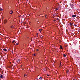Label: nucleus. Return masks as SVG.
I'll use <instances>...</instances> for the list:
<instances>
[{
  "mask_svg": "<svg viewBox=\"0 0 80 80\" xmlns=\"http://www.w3.org/2000/svg\"><path fill=\"white\" fill-rule=\"evenodd\" d=\"M54 21H57V22H59V21L60 20V19H58V18H55V17H54Z\"/></svg>",
  "mask_w": 80,
  "mask_h": 80,
  "instance_id": "1",
  "label": "nucleus"
},
{
  "mask_svg": "<svg viewBox=\"0 0 80 80\" xmlns=\"http://www.w3.org/2000/svg\"><path fill=\"white\" fill-rule=\"evenodd\" d=\"M76 16L77 15H72V17L73 18H74V17H76Z\"/></svg>",
  "mask_w": 80,
  "mask_h": 80,
  "instance_id": "2",
  "label": "nucleus"
},
{
  "mask_svg": "<svg viewBox=\"0 0 80 80\" xmlns=\"http://www.w3.org/2000/svg\"><path fill=\"white\" fill-rule=\"evenodd\" d=\"M7 22V21L6 20H4V23H6Z\"/></svg>",
  "mask_w": 80,
  "mask_h": 80,
  "instance_id": "3",
  "label": "nucleus"
},
{
  "mask_svg": "<svg viewBox=\"0 0 80 80\" xmlns=\"http://www.w3.org/2000/svg\"><path fill=\"white\" fill-rule=\"evenodd\" d=\"M0 10H1V11H3V9L2 8H0Z\"/></svg>",
  "mask_w": 80,
  "mask_h": 80,
  "instance_id": "4",
  "label": "nucleus"
},
{
  "mask_svg": "<svg viewBox=\"0 0 80 80\" xmlns=\"http://www.w3.org/2000/svg\"><path fill=\"white\" fill-rule=\"evenodd\" d=\"M10 14H12V13H13V11H10Z\"/></svg>",
  "mask_w": 80,
  "mask_h": 80,
  "instance_id": "5",
  "label": "nucleus"
},
{
  "mask_svg": "<svg viewBox=\"0 0 80 80\" xmlns=\"http://www.w3.org/2000/svg\"><path fill=\"white\" fill-rule=\"evenodd\" d=\"M16 62H20V59L17 60Z\"/></svg>",
  "mask_w": 80,
  "mask_h": 80,
  "instance_id": "6",
  "label": "nucleus"
},
{
  "mask_svg": "<svg viewBox=\"0 0 80 80\" xmlns=\"http://www.w3.org/2000/svg\"><path fill=\"white\" fill-rule=\"evenodd\" d=\"M69 25H70L71 26H72V25H73V23H72V22H70L69 23Z\"/></svg>",
  "mask_w": 80,
  "mask_h": 80,
  "instance_id": "7",
  "label": "nucleus"
},
{
  "mask_svg": "<svg viewBox=\"0 0 80 80\" xmlns=\"http://www.w3.org/2000/svg\"><path fill=\"white\" fill-rule=\"evenodd\" d=\"M3 50H4V51H5V52H7V49H3Z\"/></svg>",
  "mask_w": 80,
  "mask_h": 80,
  "instance_id": "8",
  "label": "nucleus"
},
{
  "mask_svg": "<svg viewBox=\"0 0 80 80\" xmlns=\"http://www.w3.org/2000/svg\"><path fill=\"white\" fill-rule=\"evenodd\" d=\"M24 77H25V78H27V75L26 74L24 75Z\"/></svg>",
  "mask_w": 80,
  "mask_h": 80,
  "instance_id": "9",
  "label": "nucleus"
},
{
  "mask_svg": "<svg viewBox=\"0 0 80 80\" xmlns=\"http://www.w3.org/2000/svg\"><path fill=\"white\" fill-rule=\"evenodd\" d=\"M0 78H3V76L2 75H1L0 76Z\"/></svg>",
  "mask_w": 80,
  "mask_h": 80,
  "instance_id": "10",
  "label": "nucleus"
},
{
  "mask_svg": "<svg viewBox=\"0 0 80 80\" xmlns=\"http://www.w3.org/2000/svg\"><path fill=\"white\" fill-rule=\"evenodd\" d=\"M11 28H13V27H14L13 25L11 26Z\"/></svg>",
  "mask_w": 80,
  "mask_h": 80,
  "instance_id": "11",
  "label": "nucleus"
},
{
  "mask_svg": "<svg viewBox=\"0 0 80 80\" xmlns=\"http://www.w3.org/2000/svg\"><path fill=\"white\" fill-rule=\"evenodd\" d=\"M60 48L61 49H62V46L61 45L60 46Z\"/></svg>",
  "mask_w": 80,
  "mask_h": 80,
  "instance_id": "12",
  "label": "nucleus"
},
{
  "mask_svg": "<svg viewBox=\"0 0 80 80\" xmlns=\"http://www.w3.org/2000/svg\"><path fill=\"white\" fill-rule=\"evenodd\" d=\"M48 9H49V7H47V8H46V9L47 10H48Z\"/></svg>",
  "mask_w": 80,
  "mask_h": 80,
  "instance_id": "13",
  "label": "nucleus"
},
{
  "mask_svg": "<svg viewBox=\"0 0 80 80\" xmlns=\"http://www.w3.org/2000/svg\"><path fill=\"white\" fill-rule=\"evenodd\" d=\"M63 56H64V57H66V56H66V55H65V54H64V55H63Z\"/></svg>",
  "mask_w": 80,
  "mask_h": 80,
  "instance_id": "14",
  "label": "nucleus"
},
{
  "mask_svg": "<svg viewBox=\"0 0 80 80\" xmlns=\"http://www.w3.org/2000/svg\"><path fill=\"white\" fill-rule=\"evenodd\" d=\"M57 10H58V8H56L55 11H57Z\"/></svg>",
  "mask_w": 80,
  "mask_h": 80,
  "instance_id": "15",
  "label": "nucleus"
},
{
  "mask_svg": "<svg viewBox=\"0 0 80 80\" xmlns=\"http://www.w3.org/2000/svg\"><path fill=\"white\" fill-rule=\"evenodd\" d=\"M36 35H37V37H38V33H37Z\"/></svg>",
  "mask_w": 80,
  "mask_h": 80,
  "instance_id": "16",
  "label": "nucleus"
},
{
  "mask_svg": "<svg viewBox=\"0 0 80 80\" xmlns=\"http://www.w3.org/2000/svg\"><path fill=\"white\" fill-rule=\"evenodd\" d=\"M42 29H39V31H40V32H41V31H42Z\"/></svg>",
  "mask_w": 80,
  "mask_h": 80,
  "instance_id": "17",
  "label": "nucleus"
},
{
  "mask_svg": "<svg viewBox=\"0 0 80 80\" xmlns=\"http://www.w3.org/2000/svg\"><path fill=\"white\" fill-rule=\"evenodd\" d=\"M39 79H41V80H42V77L40 78H39Z\"/></svg>",
  "mask_w": 80,
  "mask_h": 80,
  "instance_id": "18",
  "label": "nucleus"
},
{
  "mask_svg": "<svg viewBox=\"0 0 80 80\" xmlns=\"http://www.w3.org/2000/svg\"><path fill=\"white\" fill-rule=\"evenodd\" d=\"M14 42H15V40H13V41L12 42V43H14Z\"/></svg>",
  "mask_w": 80,
  "mask_h": 80,
  "instance_id": "19",
  "label": "nucleus"
},
{
  "mask_svg": "<svg viewBox=\"0 0 80 80\" xmlns=\"http://www.w3.org/2000/svg\"><path fill=\"white\" fill-rule=\"evenodd\" d=\"M18 45V43H17L16 44V45Z\"/></svg>",
  "mask_w": 80,
  "mask_h": 80,
  "instance_id": "20",
  "label": "nucleus"
},
{
  "mask_svg": "<svg viewBox=\"0 0 80 80\" xmlns=\"http://www.w3.org/2000/svg\"><path fill=\"white\" fill-rule=\"evenodd\" d=\"M69 72V71L68 70H67V72Z\"/></svg>",
  "mask_w": 80,
  "mask_h": 80,
  "instance_id": "21",
  "label": "nucleus"
},
{
  "mask_svg": "<svg viewBox=\"0 0 80 80\" xmlns=\"http://www.w3.org/2000/svg\"><path fill=\"white\" fill-rule=\"evenodd\" d=\"M9 7L11 8V7H10V6H9V7H8V8H9Z\"/></svg>",
  "mask_w": 80,
  "mask_h": 80,
  "instance_id": "22",
  "label": "nucleus"
},
{
  "mask_svg": "<svg viewBox=\"0 0 80 80\" xmlns=\"http://www.w3.org/2000/svg\"><path fill=\"white\" fill-rule=\"evenodd\" d=\"M74 26H75V27H76V26H77V25H75Z\"/></svg>",
  "mask_w": 80,
  "mask_h": 80,
  "instance_id": "23",
  "label": "nucleus"
},
{
  "mask_svg": "<svg viewBox=\"0 0 80 80\" xmlns=\"http://www.w3.org/2000/svg\"><path fill=\"white\" fill-rule=\"evenodd\" d=\"M45 17H46V18H47V15L45 16Z\"/></svg>",
  "mask_w": 80,
  "mask_h": 80,
  "instance_id": "24",
  "label": "nucleus"
},
{
  "mask_svg": "<svg viewBox=\"0 0 80 80\" xmlns=\"http://www.w3.org/2000/svg\"><path fill=\"white\" fill-rule=\"evenodd\" d=\"M37 51H38V49H37Z\"/></svg>",
  "mask_w": 80,
  "mask_h": 80,
  "instance_id": "25",
  "label": "nucleus"
},
{
  "mask_svg": "<svg viewBox=\"0 0 80 80\" xmlns=\"http://www.w3.org/2000/svg\"><path fill=\"white\" fill-rule=\"evenodd\" d=\"M34 56H35V54H34Z\"/></svg>",
  "mask_w": 80,
  "mask_h": 80,
  "instance_id": "26",
  "label": "nucleus"
},
{
  "mask_svg": "<svg viewBox=\"0 0 80 80\" xmlns=\"http://www.w3.org/2000/svg\"><path fill=\"white\" fill-rule=\"evenodd\" d=\"M47 76H49V75L48 74Z\"/></svg>",
  "mask_w": 80,
  "mask_h": 80,
  "instance_id": "27",
  "label": "nucleus"
},
{
  "mask_svg": "<svg viewBox=\"0 0 80 80\" xmlns=\"http://www.w3.org/2000/svg\"><path fill=\"white\" fill-rule=\"evenodd\" d=\"M55 47L54 46H53V47Z\"/></svg>",
  "mask_w": 80,
  "mask_h": 80,
  "instance_id": "28",
  "label": "nucleus"
},
{
  "mask_svg": "<svg viewBox=\"0 0 80 80\" xmlns=\"http://www.w3.org/2000/svg\"><path fill=\"white\" fill-rule=\"evenodd\" d=\"M12 53H13V52L12 51Z\"/></svg>",
  "mask_w": 80,
  "mask_h": 80,
  "instance_id": "29",
  "label": "nucleus"
},
{
  "mask_svg": "<svg viewBox=\"0 0 80 80\" xmlns=\"http://www.w3.org/2000/svg\"><path fill=\"white\" fill-rule=\"evenodd\" d=\"M23 17H24V15H23Z\"/></svg>",
  "mask_w": 80,
  "mask_h": 80,
  "instance_id": "30",
  "label": "nucleus"
},
{
  "mask_svg": "<svg viewBox=\"0 0 80 80\" xmlns=\"http://www.w3.org/2000/svg\"><path fill=\"white\" fill-rule=\"evenodd\" d=\"M37 79L38 80V79Z\"/></svg>",
  "mask_w": 80,
  "mask_h": 80,
  "instance_id": "31",
  "label": "nucleus"
}]
</instances>
